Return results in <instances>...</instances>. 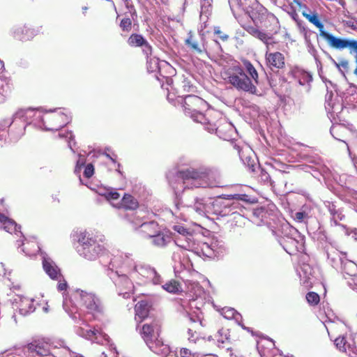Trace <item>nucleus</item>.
<instances>
[{
    "label": "nucleus",
    "mask_w": 357,
    "mask_h": 357,
    "mask_svg": "<svg viewBox=\"0 0 357 357\" xmlns=\"http://www.w3.org/2000/svg\"><path fill=\"white\" fill-rule=\"evenodd\" d=\"M63 307L76 324H79L77 333L100 344L109 346L108 353L103 351L104 357H117L116 348L110 343L109 336L96 327L87 324L92 317L96 319L103 312V306L100 299L93 293L77 289L70 297L63 295Z\"/></svg>",
    "instance_id": "1"
},
{
    "label": "nucleus",
    "mask_w": 357,
    "mask_h": 357,
    "mask_svg": "<svg viewBox=\"0 0 357 357\" xmlns=\"http://www.w3.org/2000/svg\"><path fill=\"white\" fill-rule=\"evenodd\" d=\"M230 8L237 19L236 12L238 10H243L245 15H248L255 26H243L244 29L253 37L259 39L266 46V62L267 66L271 69H281L284 66V56L279 52H269L275 47L278 42L273 34L269 33L262 29H259L257 26L263 22L267 17V10L257 0H229Z\"/></svg>",
    "instance_id": "2"
},
{
    "label": "nucleus",
    "mask_w": 357,
    "mask_h": 357,
    "mask_svg": "<svg viewBox=\"0 0 357 357\" xmlns=\"http://www.w3.org/2000/svg\"><path fill=\"white\" fill-rule=\"evenodd\" d=\"M167 178L177 197L186 190L223 186L220 172L204 165L197 168L178 167L174 172H168Z\"/></svg>",
    "instance_id": "3"
},
{
    "label": "nucleus",
    "mask_w": 357,
    "mask_h": 357,
    "mask_svg": "<svg viewBox=\"0 0 357 357\" xmlns=\"http://www.w3.org/2000/svg\"><path fill=\"white\" fill-rule=\"evenodd\" d=\"M248 196L245 194L223 195L211 200V214L229 217V221L236 225H241L250 213L245 205H249Z\"/></svg>",
    "instance_id": "4"
},
{
    "label": "nucleus",
    "mask_w": 357,
    "mask_h": 357,
    "mask_svg": "<svg viewBox=\"0 0 357 357\" xmlns=\"http://www.w3.org/2000/svg\"><path fill=\"white\" fill-rule=\"evenodd\" d=\"M123 260L124 264L123 268L128 271L130 278L137 285L158 287L163 283L162 278L154 268L147 265H137L134 260L126 254L114 256L112 264L115 266V263Z\"/></svg>",
    "instance_id": "5"
},
{
    "label": "nucleus",
    "mask_w": 357,
    "mask_h": 357,
    "mask_svg": "<svg viewBox=\"0 0 357 357\" xmlns=\"http://www.w3.org/2000/svg\"><path fill=\"white\" fill-rule=\"evenodd\" d=\"M79 255L89 261L100 260L104 266H108L112 257L109 251L102 244L101 238L86 231L81 232L78 237Z\"/></svg>",
    "instance_id": "6"
},
{
    "label": "nucleus",
    "mask_w": 357,
    "mask_h": 357,
    "mask_svg": "<svg viewBox=\"0 0 357 357\" xmlns=\"http://www.w3.org/2000/svg\"><path fill=\"white\" fill-rule=\"evenodd\" d=\"M160 325L158 320L146 322L140 330L142 337L149 348L158 355L167 356L169 352L168 345L164 344L159 338Z\"/></svg>",
    "instance_id": "7"
},
{
    "label": "nucleus",
    "mask_w": 357,
    "mask_h": 357,
    "mask_svg": "<svg viewBox=\"0 0 357 357\" xmlns=\"http://www.w3.org/2000/svg\"><path fill=\"white\" fill-rule=\"evenodd\" d=\"M113 260L114 258L111 259L107 266V275L117 287L119 294L125 298H129L133 291L135 282L131 278H128L129 273L123 268V260L115 263V266L112 264Z\"/></svg>",
    "instance_id": "8"
},
{
    "label": "nucleus",
    "mask_w": 357,
    "mask_h": 357,
    "mask_svg": "<svg viewBox=\"0 0 357 357\" xmlns=\"http://www.w3.org/2000/svg\"><path fill=\"white\" fill-rule=\"evenodd\" d=\"M224 79L238 91L256 94L257 89L255 84L247 75L240 65H233L223 72Z\"/></svg>",
    "instance_id": "9"
},
{
    "label": "nucleus",
    "mask_w": 357,
    "mask_h": 357,
    "mask_svg": "<svg viewBox=\"0 0 357 357\" xmlns=\"http://www.w3.org/2000/svg\"><path fill=\"white\" fill-rule=\"evenodd\" d=\"M282 236L278 242L283 249L290 255L304 251L305 237L294 227L289 224L282 225Z\"/></svg>",
    "instance_id": "10"
},
{
    "label": "nucleus",
    "mask_w": 357,
    "mask_h": 357,
    "mask_svg": "<svg viewBox=\"0 0 357 357\" xmlns=\"http://www.w3.org/2000/svg\"><path fill=\"white\" fill-rule=\"evenodd\" d=\"M175 243L179 247V249L177 251H174L172 255V259L174 261V270L176 275H177L182 272L188 264V259L185 257L182 249L193 250L196 248L195 233L192 230H190L188 235H185L182 238H178Z\"/></svg>",
    "instance_id": "11"
},
{
    "label": "nucleus",
    "mask_w": 357,
    "mask_h": 357,
    "mask_svg": "<svg viewBox=\"0 0 357 357\" xmlns=\"http://www.w3.org/2000/svg\"><path fill=\"white\" fill-rule=\"evenodd\" d=\"M208 106L207 102L200 97L194 95H188L184 98L183 108L185 115L195 122L206 124L208 119L201 112Z\"/></svg>",
    "instance_id": "12"
},
{
    "label": "nucleus",
    "mask_w": 357,
    "mask_h": 357,
    "mask_svg": "<svg viewBox=\"0 0 357 357\" xmlns=\"http://www.w3.org/2000/svg\"><path fill=\"white\" fill-rule=\"evenodd\" d=\"M44 121L40 127L47 131H57L71 121L66 109H54L50 110L43 116Z\"/></svg>",
    "instance_id": "13"
},
{
    "label": "nucleus",
    "mask_w": 357,
    "mask_h": 357,
    "mask_svg": "<svg viewBox=\"0 0 357 357\" xmlns=\"http://www.w3.org/2000/svg\"><path fill=\"white\" fill-rule=\"evenodd\" d=\"M43 116L40 111L32 108L22 109L15 112L13 115V121L17 122L20 120L23 123L19 130L16 132L15 138L17 139L24 135L26 125L38 121L42 123L44 121Z\"/></svg>",
    "instance_id": "14"
},
{
    "label": "nucleus",
    "mask_w": 357,
    "mask_h": 357,
    "mask_svg": "<svg viewBox=\"0 0 357 357\" xmlns=\"http://www.w3.org/2000/svg\"><path fill=\"white\" fill-rule=\"evenodd\" d=\"M323 38H324L328 45L333 49L342 50L344 49H349L350 53L355 52V61L356 67L354 71L355 75L357 76V40H351L347 38H336L331 33L323 32Z\"/></svg>",
    "instance_id": "15"
},
{
    "label": "nucleus",
    "mask_w": 357,
    "mask_h": 357,
    "mask_svg": "<svg viewBox=\"0 0 357 357\" xmlns=\"http://www.w3.org/2000/svg\"><path fill=\"white\" fill-rule=\"evenodd\" d=\"M205 126V129L208 130L209 132H215L216 135L221 139L226 141H231L233 146L234 143H237L234 141V136L236 135V131L234 126L230 123L225 122L218 127H215V125H213L206 121V124H204Z\"/></svg>",
    "instance_id": "16"
},
{
    "label": "nucleus",
    "mask_w": 357,
    "mask_h": 357,
    "mask_svg": "<svg viewBox=\"0 0 357 357\" xmlns=\"http://www.w3.org/2000/svg\"><path fill=\"white\" fill-rule=\"evenodd\" d=\"M53 344L44 340H36L29 343L31 357H53Z\"/></svg>",
    "instance_id": "17"
},
{
    "label": "nucleus",
    "mask_w": 357,
    "mask_h": 357,
    "mask_svg": "<svg viewBox=\"0 0 357 357\" xmlns=\"http://www.w3.org/2000/svg\"><path fill=\"white\" fill-rule=\"evenodd\" d=\"M326 86L327 88V93L326 95L325 108L328 113L335 118V115L337 116V114L342 111L343 103L335 102V100L333 99L334 96L332 90H329V87L331 86L335 91H337L335 85H334L331 81H328L326 83Z\"/></svg>",
    "instance_id": "18"
},
{
    "label": "nucleus",
    "mask_w": 357,
    "mask_h": 357,
    "mask_svg": "<svg viewBox=\"0 0 357 357\" xmlns=\"http://www.w3.org/2000/svg\"><path fill=\"white\" fill-rule=\"evenodd\" d=\"M234 148L238 151L239 157L244 165H247L252 172L255 171V167H259L253 157L252 150L246 144L240 145L234 143Z\"/></svg>",
    "instance_id": "19"
},
{
    "label": "nucleus",
    "mask_w": 357,
    "mask_h": 357,
    "mask_svg": "<svg viewBox=\"0 0 357 357\" xmlns=\"http://www.w3.org/2000/svg\"><path fill=\"white\" fill-rule=\"evenodd\" d=\"M43 259V267L45 272L52 280H59L62 277L60 269L56 265L54 261L50 258L45 253H40Z\"/></svg>",
    "instance_id": "20"
},
{
    "label": "nucleus",
    "mask_w": 357,
    "mask_h": 357,
    "mask_svg": "<svg viewBox=\"0 0 357 357\" xmlns=\"http://www.w3.org/2000/svg\"><path fill=\"white\" fill-rule=\"evenodd\" d=\"M128 43L131 47H142V52L146 56L152 54V47L141 34H131L128 39Z\"/></svg>",
    "instance_id": "21"
},
{
    "label": "nucleus",
    "mask_w": 357,
    "mask_h": 357,
    "mask_svg": "<svg viewBox=\"0 0 357 357\" xmlns=\"http://www.w3.org/2000/svg\"><path fill=\"white\" fill-rule=\"evenodd\" d=\"M298 273L301 282L306 287H309L312 284V280L314 278L315 269L307 263L301 264Z\"/></svg>",
    "instance_id": "22"
},
{
    "label": "nucleus",
    "mask_w": 357,
    "mask_h": 357,
    "mask_svg": "<svg viewBox=\"0 0 357 357\" xmlns=\"http://www.w3.org/2000/svg\"><path fill=\"white\" fill-rule=\"evenodd\" d=\"M335 344L340 351L346 352L349 357H357V347L353 340L349 342L344 337H338L335 340Z\"/></svg>",
    "instance_id": "23"
},
{
    "label": "nucleus",
    "mask_w": 357,
    "mask_h": 357,
    "mask_svg": "<svg viewBox=\"0 0 357 357\" xmlns=\"http://www.w3.org/2000/svg\"><path fill=\"white\" fill-rule=\"evenodd\" d=\"M0 227L10 234H15L16 236H22L21 227L18 225L13 220L8 218L2 213H0Z\"/></svg>",
    "instance_id": "24"
},
{
    "label": "nucleus",
    "mask_w": 357,
    "mask_h": 357,
    "mask_svg": "<svg viewBox=\"0 0 357 357\" xmlns=\"http://www.w3.org/2000/svg\"><path fill=\"white\" fill-rule=\"evenodd\" d=\"M17 248L20 249V252L24 253L26 256L32 257L40 251V248L38 243L35 241H27L24 239L17 241Z\"/></svg>",
    "instance_id": "25"
},
{
    "label": "nucleus",
    "mask_w": 357,
    "mask_h": 357,
    "mask_svg": "<svg viewBox=\"0 0 357 357\" xmlns=\"http://www.w3.org/2000/svg\"><path fill=\"white\" fill-rule=\"evenodd\" d=\"M211 199L196 197L192 207L198 215L206 216L211 213Z\"/></svg>",
    "instance_id": "26"
},
{
    "label": "nucleus",
    "mask_w": 357,
    "mask_h": 357,
    "mask_svg": "<svg viewBox=\"0 0 357 357\" xmlns=\"http://www.w3.org/2000/svg\"><path fill=\"white\" fill-rule=\"evenodd\" d=\"M52 354L53 357H78L76 353L73 352L66 345L63 340H59L53 344Z\"/></svg>",
    "instance_id": "27"
},
{
    "label": "nucleus",
    "mask_w": 357,
    "mask_h": 357,
    "mask_svg": "<svg viewBox=\"0 0 357 357\" xmlns=\"http://www.w3.org/2000/svg\"><path fill=\"white\" fill-rule=\"evenodd\" d=\"M327 257L331 266L335 268H339L345 260L343 257L345 254L339 252L333 246L326 247Z\"/></svg>",
    "instance_id": "28"
},
{
    "label": "nucleus",
    "mask_w": 357,
    "mask_h": 357,
    "mask_svg": "<svg viewBox=\"0 0 357 357\" xmlns=\"http://www.w3.org/2000/svg\"><path fill=\"white\" fill-rule=\"evenodd\" d=\"M17 307L19 309V312L22 315L26 316L35 311L36 307L34 305V300L24 297L19 296V301L15 299Z\"/></svg>",
    "instance_id": "29"
},
{
    "label": "nucleus",
    "mask_w": 357,
    "mask_h": 357,
    "mask_svg": "<svg viewBox=\"0 0 357 357\" xmlns=\"http://www.w3.org/2000/svg\"><path fill=\"white\" fill-rule=\"evenodd\" d=\"M198 322L192 316L190 317L191 321V326L188 329V340L190 342L197 343L199 341H203L204 339L199 337L197 330L199 329L202 326V323L200 317H197Z\"/></svg>",
    "instance_id": "30"
},
{
    "label": "nucleus",
    "mask_w": 357,
    "mask_h": 357,
    "mask_svg": "<svg viewBox=\"0 0 357 357\" xmlns=\"http://www.w3.org/2000/svg\"><path fill=\"white\" fill-rule=\"evenodd\" d=\"M36 34L37 31L35 29L26 26L17 27L13 31V37L20 41L30 40Z\"/></svg>",
    "instance_id": "31"
},
{
    "label": "nucleus",
    "mask_w": 357,
    "mask_h": 357,
    "mask_svg": "<svg viewBox=\"0 0 357 357\" xmlns=\"http://www.w3.org/2000/svg\"><path fill=\"white\" fill-rule=\"evenodd\" d=\"M2 357H31L29 344L8 349L3 353Z\"/></svg>",
    "instance_id": "32"
},
{
    "label": "nucleus",
    "mask_w": 357,
    "mask_h": 357,
    "mask_svg": "<svg viewBox=\"0 0 357 357\" xmlns=\"http://www.w3.org/2000/svg\"><path fill=\"white\" fill-rule=\"evenodd\" d=\"M302 158L305 159L308 162L313 164L314 166H303L302 168L305 172H309L308 169H315L316 170L324 172V167L322 164L321 158L317 155H309L307 153H302Z\"/></svg>",
    "instance_id": "33"
},
{
    "label": "nucleus",
    "mask_w": 357,
    "mask_h": 357,
    "mask_svg": "<svg viewBox=\"0 0 357 357\" xmlns=\"http://www.w3.org/2000/svg\"><path fill=\"white\" fill-rule=\"evenodd\" d=\"M151 239V244L154 246L164 248L172 241V236L167 231L160 230Z\"/></svg>",
    "instance_id": "34"
},
{
    "label": "nucleus",
    "mask_w": 357,
    "mask_h": 357,
    "mask_svg": "<svg viewBox=\"0 0 357 357\" xmlns=\"http://www.w3.org/2000/svg\"><path fill=\"white\" fill-rule=\"evenodd\" d=\"M343 102L348 105L357 103V86L351 84L342 94Z\"/></svg>",
    "instance_id": "35"
},
{
    "label": "nucleus",
    "mask_w": 357,
    "mask_h": 357,
    "mask_svg": "<svg viewBox=\"0 0 357 357\" xmlns=\"http://www.w3.org/2000/svg\"><path fill=\"white\" fill-rule=\"evenodd\" d=\"M149 309L150 305L148 302L144 301L138 302L135 307L136 321L142 322L149 315Z\"/></svg>",
    "instance_id": "36"
},
{
    "label": "nucleus",
    "mask_w": 357,
    "mask_h": 357,
    "mask_svg": "<svg viewBox=\"0 0 357 357\" xmlns=\"http://www.w3.org/2000/svg\"><path fill=\"white\" fill-rule=\"evenodd\" d=\"M221 314L227 319H234L244 330L250 331V328H247L242 324V316L235 309L231 307H224L222 309Z\"/></svg>",
    "instance_id": "37"
},
{
    "label": "nucleus",
    "mask_w": 357,
    "mask_h": 357,
    "mask_svg": "<svg viewBox=\"0 0 357 357\" xmlns=\"http://www.w3.org/2000/svg\"><path fill=\"white\" fill-rule=\"evenodd\" d=\"M327 207L331 215V225H340L338 222L342 221L344 218V215L342 214L341 209L337 208L336 206L332 203H328Z\"/></svg>",
    "instance_id": "38"
},
{
    "label": "nucleus",
    "mask_w": 357,
    "mask_h": 357,
    "mask_svg": "<svg viewBox=\"0 0 357 357\" xmlns=\"http://www.w3.org/2000/svg\"><path fill=\"white\" fill-rule=\"evenodd\" d=\"M151 55L146 56L147 58V70L149 72L153 73L160 71L161 68H170L168 63L165 61H160L156 57H150Z\"/></svg>",
    "instance_id": "39"
},
{
    "label": "nucleus",
    "mask_w": 357,
    "mask_h": 357,
    "mask_svg": "<svg viewBox=\"0 0 357 357\" xmlns=\"http://www.w3.org/2000/svg\"><path fill=\"white\" fill-rule=\"evenodd\" d=\"M160 230L159 225L155 221L146 222L141 224V231L149 238H151Z\"/></svg>",
    "instance_id": "40"
},
{
    "label": "nucleus",
    "mask_w": 357,
    "mask_h": 357,
    "mask_svg": "<svg viewBox=\"0 0 357 357\" xmlns=\"http://www.w3.org/2000/svg\"><path fill=\"white\" fill-rule=\"evenodd\" d=\"M143 213L144 212L141 210L136 211H132L127 213L126 216L128 220L133 225L135 228H141V224L146 222L144 221L143 217L142 216Z\"/></svg>",
    "instance_id": "41"
},
{
    "label": "nucleus",
    "mask_w": 357,
    "mask_h": 357,
    "mask_svg": "<svg viewBox=\"0 0 357 357\" xmlns=\"http://www.w3.org/2000/svg\"><path fill=\"white\" fill-rule=\"evenodd\" d=\"M344 273L351 277L357 275V265L352 261L345 259L340 266Z\"/></svg>",
    "instance_id": "42"
},
{
    "label": "nucleus",
    "mask_w": 357,
    "mask_h": 357,
    "mask_svg": "<svg viewBox=\"0 0 357 357\" xmlns=\"http://www.w3.org/2000/svg\"><path fill=\"white\" fill-rule=\"evenodd\" d=\"M303 15L319 29V36L321 37H323L322 33H323V32H326V31H324V24L319 20V17H318L317 14V13L310 14V13H307L306 12L303 11Z\"/></svg>",
    "instance_id": "43"
},
{
    "label": "nucleus",
    "mask_w": 357,
    "mask_h": 357,
    "mask_svg": "<svg viewBox=\"0 0 357 357\" xmlns=\"http://www.w3.org/2000/svg\"><path fill=\"white\" fill-rule=\"evenodd\" d=\"M244 68L248 74L250 75V78L252 82L256 85L259 84L258 73L253 65L248 60L243 61Z\"/></svg>",
    "instance_id": "44"
},
{
    "label": "nucleus",
    "mask_w": 357,
    "mask_h": 357,
    "mask_svg": "<svg viewBox=\"0 0 357 357\" xmlns=\"http://www.w3.org/2000/svg\"><path fill=\"white\" fill-rule=\"evenodd\" d=\"M98 193L109 202L116 201L120 198L119 193L113 188L100 189Z\"/></svg>",
    "instance_id": "45"
},
{
    "label": "nucleus",
    "mask_w": 357,
    "mask_h": 357,
    "mask_svg": "<svg viewBox=\"0 0 357 357\" xmlns=\"http://www.w3.org/2000/svg\"><path fill=\"white\" fill-rule=\"evenodd\" d=\"M213 340L218 343L227 344L230 342V334L229 329L221 328L215 335Z\"/></svg>",
    "instance_id": "46"
},
{
    "label": "nucleus",
    "mask_w": 357,
    "mask_h": 357,
    "mask_svg": "<svg viewBox=\"0 0 357 357\" xmlns=\"http://www.w3.org/2000/svg\"><path fill=\"white\" fill-rule=\"evenodd\" d=\"M312 216L310 208L307 206H303L300 211L296 212L294 218L299 222H306Z\"/></svg>",
    "instance_id": "47"
},
{
    "label": "nucleus",
    "mask_w": 357,
    "mask_h": 357,
    "mask_svg": "<svg viewBox=\"0 0 357 357\" xmlns=\"http://www.w3.org/2000/svg\"><path fill=\"white\" fill-rule=\"evenodd\" d=\"M121 206L126 208L134 211L138 206V202L132 196L125 195L121 199Z\"/></svg>",
    "instance_id": "48"
},
{
    "label": "nucleus",
    "mask_w": 357,
    "mask_h": 357,
    "mask_svg": "<svg viewBox=\"0 0 357 357\" xmlns=\"http://www.w3.org/2000/svg\"><path fill=\"white\" fill-rule=\"evenodd\" d=\"M348 130L346 127L341 124L333 125L331 128L330 132L333 135V137L339 141L344 142V140L341 138L343 137V134L347 132Z\"/></svg>",
    "instance_id": "49"
},
{
    "label": "nucleus",
    "mask_w": 357,
    "mask_h": 357,
    "mask_svg": "<svg viewBox=\"0 0 357 357\" xmlns=\"http://www.w3.org/2000/svg\"><path fill=\"white\" fill-rule=\"evenodd\" d=\"M259 173L258 174V181L267 186H273L274 181L271 179L270 174L263 168H259Z\"/></svg>",
    "instance_id": "50"
},
{
    "label": "nucleus",
    "mask_w": 357,
    "mask_h": 357,
    "mask_svg": "<svg viewBox=\"0 0 357 357\" xmlns=\"http://www.w3.org/2000/svg\"><path fill=\"white\" fill-rule=\"evenodd\" d=\"M157 287H160L161 289L165 290L166 291L173 294L178 292L181 289L178 282L173 280L169 281L168 282H166L164 284L162 283L160 286H158Z\"/></svg>",
    "instance_id": "51"
},
{
    "label": "nucleus",
    "mask_w": 357,
    "mask_h": 357,
    "mask_svg": "<svg viewBox=\"0 0 357 357\" xmlns=\"http://www.w3.org/2000/svg\"><path fill=\"white\" fill-rule=\"evenodd\" d=\"M59 137L61 139H66L68 142V146L70 149V150L75 153V146L76 144V142L75 141V136L72 131H66L64 132H59Z\"/></svg>",
    "instance_id": "52"
},
{
    "label": "nucleus",
    "mask_w": 357,
    "mask_h": 357,
    "mask_svg": "<svg viewBox=\"0 0 357 357\" xmlns=\"http://www.w3.org/2000/svg\"><path fill=\"white\" fill-rule=\"evenodd\" d=\"M254 218L258 219L262 224H268L267 215L268 212L265 208L260 207L254 209L252 211Z\"/></svg>",
    "instance_id": "53"
},
{
    "label": "nucleus",
    "mask_w": 357,
    "mask_h": 357,
    "mask_svg": "<svg viewBox=\"0 0 357 357\" xmlns=\"http://www.w3.org/2000/svg\"><path fill=\"white\" fill-rule=\"evenodd\" d=\"M185 44L195 52L202 53L203 52L202 49L199 46L198 43L193 40V37L190 33L189 34L188 38L185 40Z\"/></svg>",
    "instance_id": "54"
},
{
    "label": "nucleus",
    "mask_w": 357,
    "mask_h": 357,
    "mask_svg": "<svg viewBox=\"0 0 357 357\" xmlns=\"http://www.w3.org/2000/svg\"><path fill=\"white\" fill-rule=\"evenodd\" d=\"M307 302L311 305H317L319 302V296L315 292H309L306 295Z\"/></svg>",
    "instance_id": "55"
},
{
    "label": "nucleus",
    "mask_w": 357,
    "mask_h": 357,
    "mask_svg": "<svg viewBox=\"0 0 357 357\" xmlns=\"http://www.w3.org/2000/svg\"><path fill=\"white\" fill-rule=\"evenodd\" d=\"M120 27L123 31H129L132 27V22L129 17H123L120 23Z\"/></svg>",
    "instance_id": "56"
},
{
    "label": "nucleus",
    "mask_w": 357,
    "mask_h": 357,
    "mask_svg": "<svg viewBox=\"0 0 357 357\" xmlns=\"http://www.w3.org/2000/svg\"><path fill=\"white\" fill-rule=\"evenodd\" d=\"M173 229L178 232L181 236L180 238H183V236H185V235H188L189 231L190 230V229H188L186 227H185L184 226H183L182 225H175L173 226Z\"/></svg>",
    "instance_id": "57"
},
{
    "label": "nucleus",
    "mask_w": 357,
    "mask_h": 357,
    "mask_svg": "<svg viewBox=\"0 0 357 357\" xmlns=\"http://www.w3.org/2000/svg\"><path fill=\"white\" fill-rule=\"evenodd\" d=\"M213 248L211 245L208 243H204L202 246V251L203 255L208 257H213V251H212Z\"/></svg>",
    "instance_id": "58"
},
{
    "label": "nucleus",
    "mask_w": 357,
    "mask_h": 357,
    "mask_svg": "<svg viewBox=\"0 0 357 357\" xmlns=\"http://www.w3.org/2000/svg\"><path fill=\"white\" fill-rule=\"evenodd\" d=\"M17 123V121H13V120L11 121L9 119H4L0 121V130L1 132H3L6 130L8 128L11 126L13 124L15 125Z\"/></svg>",
    "instance_id": "59"
},
{
    "label": "nucleus",
    "mask_w": 357,
    "mask_h": 357,
    "mask_svg": "<svg viewBox=\"0 0 357 357\" xmlns=\"http://www.w3.org/2000/svg\"><path fill=\"white\" fill-rule=\"evenodd\" d=\"M93 173H94L93 165L91 163L88 164L84 168V176L86 178H90L93 176Z\"/></svg>",
    "instance_id": "60"
},
{
    "label": "nucleus",
    "mask_w": 357,
    "mask_h": 357,
    "mask_svg": "<svg viewBox=\"0 0 357 357\" xmlns=\"http://www.w3.org/2000/svg\"><path fill=\"white\" fill-rule=\"evenodd\" d=\"M210 245H211V247L213 248L212 251H213L214 257L218 256L221 253H222L223 248L222 247H218L216 241L212 242Z\"/></svg>",
    "instance_id": "61"
},
{
    "label": "nucleus",
    "mask_w": 357,
    "mask_h": 357,
    "mask_svg": "<svg viewBox=\"0 0 357 357\" xmlns=\"http://www.w3.org/2000/svg\"><path fill=\"white\" fill-rule=\"evenodd\" d=\"M122 1L124 2L125 6L129 10L131 15H136V11L134 9V6L132 4V1L131 0H122Z\"/></svg>",
    "instance_id": "62"
},
{
    "label": "nucleus",
    "mask_w": 357,
    "mask_h": 357,
    "mask_svg": "<svg viewBox=\"0 0 357 357\" xmlns=\"http://www.w3.org/2000/svg\"><path fill=\"white\" fill-rule=\"evenodd\" d=\"M214 33L215 34H218L219 36V38L222 40L223 41H225L228 39L229 36L226 33H224L222 31H220L219 27H215L214 29Z\"/></svg>",
    "instance_id": "63"
},
{
    "label": "nucleus",
    "mask_w": 357,
    "mask_h": 357,
    "mask_svg": "<svg viewBox=\"0 0 357 357\" xmlns=\"http://www.w3.org/2000/svg\"><path fill=\"white\" fill-rule=\"evenodd\" d=\"M192 354L189 349L183 348L181 349L178 357H191Z\"/></svg>",
    "instance_id": "64"
}]
</instances>
